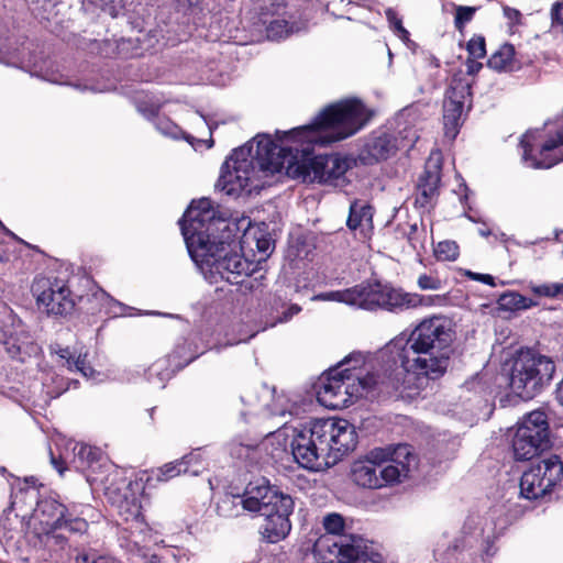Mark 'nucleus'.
Here are the masks:
<instances>
[{
    "label": "nucleus",
    "instance_id": "obj_43",
    "mask_svg": "<svg viewBox=\"0 0 563 563\" xmlns=\"http://www.w3.org/2000/svg\"><path fill=\"white\" fill-rule=\"evenodd\" d=\"M250 405V410L247 412H242V416L245 417L247 413L252 416H262L265 418H271L277 415L276 411H274L268 404H263L261 406H254L253 404Z\"/></svg>",
    "mask_w": 563,
    "mask_h": 563
},
{
    "label": "nucleus",
    "instance_id": "obj_2",
    "mask_svg": "<svg viewBox=\"0 0 563 563\" xmlns=\"http://www.w3.org/2000/svg\"><path fill=\"white\" fill-rule=\"evenodd\" d=\"M368 120L365 106L357 99H347L325 107L310 124L287 132L277 130L287 174L302 181L343 185L351 159L338 154L313 156V146L345 140L363 129Z\"/></svg>",
    "mask_w": 563,
    "mask_h": 563
},
{
    "label": "nucleus",
    "instance_id": "obj_25",
    "mask_svg": "<svg viewBox=\"0 0 563 563\" xmlns=\"http://www.w3.org/2000/svg\"><path fill=\"white\" fill-rule=\"evenodd\" d=\"M501 309L516 311L525 310L537 306V302L531 298L525 297L518 292H506L498 299Z\"/></svg>",
    "mask_w": 563,
    "mask_h": 563
},
{
    "label": "nucleus",
    "instance_id": "obj_12",
    "mask_svg": "<svg viewBox=\"0 0 563 563\" xmlns=\"http://www.w3.org/2000/svg\"><path fill=\"white\" fill-rule=\"evenodd\" d=\"M199 449L183 456L180 460L166 463L162 467L152 471H145L139 475L134 481H130L126 489L131 492V500L128 494H124V501L131 505L130 512L132 516L137 517L141 510L140 497L146 487H154L156 483L167 482L181 473L197 476L202 471V465L199 461Z\"/></svg>",
    "mask_w": 563,
    "mask_h": 563
},
{
    "label": "nucleus",
    "instance_id": "obj_48",
    "mask_svg": "<svg viewBox=\"0 0 563 563\" xmlns=\"http://www.w3.org/2000/svg\"><path fill=\"white\" fill-rule=\"evenodd\" d=\"M57 354L60 358L66 361L67 368L69 371H73V362L76 360L73 357L68 347L59 349L57 351Z\"/></svg>",
    "mask_w": 563,
    "mask_h": 563
},
{
    "label": "nucleus",
    "instance_id": "obj_52",
    "mask_svg": "<svg viewBox=\"0 0 563 563\" xmlns=\"http://www.w3.org/2000/svg\"><path fill=\"white\" fill-rule=\"evenodd\" d=\"M96 299H100L101 301H111L112 299L103 291H99L93 295Z\"/></svg>",
    "mask_w": 563,
    "mask_h": 563
},
{
    "label": "nucleus",
    "instance_id": "obj_31",
    "mask_svg": "<svg viewBox=\"0 0 563 563\" xmlns=\"http://www.w3.org/2000/svg\"><path fill=\"white\" fill-rule=\"evenodd\" d=\"M408 228L409 230L405 232V235L409 245L415 251L423 250L427 238L426 228L422 224L419 227L417 222L409 224Z\"/></svg>",
    "mask_w": 563,
    "mask_h": 563
},
{
    "label": "nucleus",
    "instance_id": "obj_6",
    "mask_svg": "<svg viewBox=\"0 0 563 563\" xmlns=\"http://www.w3.org/2000/svg\"><path fill=\"white\" fill-rule=\"evenodd\" d=\"M189 255L211 284L224 280L244 288V292H254L264 286L265 276L258 267L260 262L244 257L231 231L205 243L201 254Z\"/></svg>",
    "mask_w": 563,
    "mask_h": 563
},
{
    "label": "nucleus",
    "instance_id": "obj_17",
    "mask_svg": "<svg viewBox=\"0 0 563 563\" xmlns=\"http://www.w3.org/2000/svg\"><path fill=\"white\" fill-rule=\"evenodd\" d=\"M68 446L71 450V457L66 454L60 461L56 460L53 453H51V462L60 475L65 472L66 467L63 465L69 463L78 472H87L95 470L96 466L100 465L102 460V451L82 442H69Z\"/></svg>",
    "mask_w": 563,
    "mask_h": 563
},
{
    "label": "nucleus",
    "instance_id": "obj_42",
    "mask_svg": "<svg viewBox=\"0 0 563 563\" xmlns=\"http://www.w3.org/2000/svg\"><path fill=\"white\" fill-rule=\"evenodd\" d=\"M503 12H504V16L509 22V27L511 31L515 26L522 24V14L519 10L508 7V5H505L503 8Z\"/></svg>",
    "mask_w": 563,
    "mask_h": 563
},
{
    "label": "nucleus",
    "instance_id": "obj_46",
    "mask_svg": "<svg viewBox=\"0 0 563 563\" xmlns=\"http://www.w3.org/2000/svg\"><path fill=\"white\" fill-rule=\"evenodd\" d=\"M106 559L107 558H103V556L95 558L86 552H81L76 555L75 561H76V563H101Z\"/></svg>",
    "mask_w": 563,
    "mask_h": 563
},
{
    "label": "nucleus",
    "instance_id": "obj_39",
    "mask_svg": "<svg viewBox=\"0 0 563 563\" xmlns=\"http://www.w3.org/2000/svg\"><path fill=\"white\" fill-rule=\"evenodd\" d=\"M79 372L84 377L90 378L95 375V369L87 362V354H79L73 362V371Z\"/></svg>",
    "mask_w": 563,
    "mask_h": 563
},
{
    "label": "nucleus",
    "instance_id": "obj_29",
    "mask_svg": "<svg viewBox=\"0 0 563 563\" xmlns=\"http://www.w3.org/2000/svg\"><path fill=\"white\" fill-rule=\"evenodd\" d=\"M89 523L86 519L81 517L74 516L67 510L65 518L62 519L59 523H57L56 529H65L74 534H84L87 532Z\"/></svg>",
    "mask_w": 563,
    "mask_h": 563
},
{
    "label": "nucleus",
    "instance_id": "obj_40",
    "mask_svg": "<svg viewBox=\"0 0 563 563\" xmlns=\"http://www.w3.org/2000/svg\"><path fill=\"white\" fill-rule=\"evenodd\" d=\"M417 284L422 290H439L442 287V283L438 277H433L431 275H420L418 277Z\"/></svg>",
    "mask_w": 563,
    "mask_h": 563
},
{
    "label": "nucleus",
    "instance_id": "obj_13",
    "mask_svg": "<svg viewBox=\"0 0 563 563\" xmlns=\"http://www.w3.org/2000/svg\"><path fill=\"white\" fill-rule=\"evenodd\" d=\"M563 481V462L559 455L540 460L523 472L520 478V495L529 500L549 494Z\"/></svg>",
    "mask_w": 563,
    "mask_h": 563
},
{
    "label": "nucleus",
    "instance_id": "obj_19",
    "mask_svg": "<svg viewBox=\"0 0 563 563\" xmlns=\"http://www.w3.org/2000/svg\"><path fill=\"white\" fill-rule=\"evenodd\" d=\"M0 341L9 356L21 363L27 358L36 356L41 347L36 344L27 331L22 328L2 329L0 332Z\"/></svg>",
    "mask_w": 563,
    "mask_h": 563
},
{
    "label": "nucleus",
    "instance_id": "obj_57",
    "mask_svg": "<svg viewBox=\"0 0 563 563\" xmlns=\"http://www.w3.org/2000/svg\"><path fill=\"white\" fill-rule=\"evenodd\" d=\"M0 474H2V475L8 474L7 468H5V467H3V466H0Z\"/></svg>",
    "mask_w": 563,
    "mask_h": 563
},
{
    "label": "nucleus",
    "instance_id": "obj_38",
    "mask_svg": "<svg viewBox=\"0 0 563 563\" xmlns=\"http://www.w3.org/2000/svg\"><path fill=\"white\" fill-rule=\"evenodd\" d=\"M467 52L472 58H483L486 55L485 38L481 35L472 37L467 43Z\"/></svg>",
    "mask_w": 563,
    "mask_h": 563
},
{
    "label": "nucleus",
    "instance_id": "obj_8",
    "mask_svg": "<svg viewBox=\"0 0 563 563\" xmlns=\"http://www.w3.org/2000/svg\"><path fill=\"white\" fill-rule=\"evenodd\" d=\"M325 534L314 544L321 563H384L378 553L363 538L346 533L344 518L332 512L323 518Z\"/></svg>",
    "mask_w": 563,
    "mask_h": 563
},
{
    "label": "nucleus",
    "instance_id": "obj_56",
    "mask_svg": "<svg viewBox=\"0 0 563 563\" xmlns=\"http://www.w3.org/2000/svg\"><path fill=\"white\" fill-rule=\"evenodd\" d=\"M101 563H120V562H118V561H115V560H112V559H108V558H107V559H106L103 562H101Z\"/></svg>",
    "mask_w": 563,
    "mask_h": 563
},
{
    "label": "nucleus",
    "instance_id": "obj_30",
    "mask_svg": "<svg viewBox=\"0 0 563 563\" xmlns=\"http://www.w3.org/2000/svg\"><path fill=\"white\" fill-rule=\"evenodd\" d=\"M530 291L539 297L559 298L563 299V284L562 283H544V284H530Z\"/></svg>",
    "mask_w": 563,
    "mask_h": 563
},
{
    "label": "nucleus",
    "instance_id": "obj_41",
    "mask_svg": "<svg viewBox=\"0 0 563 563\" xmlns=\"http://www.w3.org/2000/svg\"><path fill=\"white\" fill-rule=\"evenodd\" d=\"M551 21L554 29L563 32V0L555 2L551 8Z\"/></svg>",
    "mask_w": 563,
    "mask_h": 563
},
{
    "label": "nucleus",
    "instance_id": "obj_5",
    "mask_svg": "<svg viewBox=\"0 0 563 563\" xmlns=\"http://www.w3.org/2000/svg\"><path fill=\"white\" fill-rule=\"evenodd\" d=\"M291 454L303 468L318 471L322 464L336 462L357 444L355 427L345 419H318L294 428Z\"/></svg>",
    "mask_w": 563,
    "mask_h": 563
},
{
    "label": "nucleus",
    "instance_id": "obj_23",
    "mask_svg": "<svg viewBox=\"0 0 563 563\" xmlns=\"http://www.w3.org/2000/svg\"><path fill=\"white\" fill-rule=\"evenodd\" d=\"M67 507L54 498H42L37 501L34 515L40 521L56 529L57 523L65 518Z\"/></svg>",
    "mask_w": 563,
    "mask_h": 563
},
{
    "label": "nucleus",
    "instance_id": "obj_33",
    "mask_svg": "<svg viewBox=\"0 0 563 563\" xmlns=\"http://www.w3.org/2000/svg\"><path fill=\"white\" fill-rule=\"evenodd\" d=\"M386 19L389 23L390 29L395 32V34L406 44L410 42V34L409 32L404 27L402 21L399 18L398 13L393 9H387L385 11Z\"/></svg>",
    "mask_w": 563,
    "mask_h": 563
},
{
    "label": "nucleus",
    "instance_id": "obj_26",
    "mask_svg": "<svg viewBox=\"0 0 563 563\" xmlns=\"http://www.w3.org/2000/svg\"><path fill=\"white\" fill-rule=\"evenodd\" d=\"M515 47L511 44L501 45L489 58L487 65L495 70H504L512 63Z\"/></svg>",
    "mask_w": 563,
    "mask_h": 563
},
{
    "label": "nucleus",
    "instance_id": "obj_28",
    "mask_svg": "<svg viewBox=\"0 0 563 563\" xmlns=\"http://www.w3.org/2000/svg\"><path fill=\"white\" fill-rule=\"evenodd\" d=\"M297 31L298 29H295L294 24H290L288 21L284 19L273 20L268 23L266 27L267 37L272 41L285 38Z\"/></svg>",
    "mask_w": 563,
    "mask_h": 563
},
{
    "label": "nucleus",
    "instance_id": "obj_16",
    "mask_svg": "<svg viewBox=\"0 0 563 563\" xmlns=\"http://www.w3.org/2000/svg\"><path fill=\"white\" fill-rule=\"evenodd\" d=\"M442 155L440 151H432L426 162L424 169L418 177L415 194V207L430 209L439 196L441 181Z\"/></svg>",
    "mask_w": 563,
    "mask_h": 563
},
{
    "label": "nucleus",
    "instance_id": "obj_61",
    "mask_svg": "<svg viewBox=\"0 0 563 563\" xmlns=\"http://www.w3.org/2000/svg\"><path fill=\"white\" fill-rule=\"evenodd\" d=\"M432 59L435 62V67H439L437 58L432 57Z\"/></svg>",
    "mask_w": 563,
    "mask_h": 563
},
{
    "label": "nucleus",
    "instance_id": "obj_49",
    "mask_svg": "<svg viewBox=\"0 0 563 563\" xmlns=\"http://www.w3.org/2000/svg\"><path fill=\"white\" fill-rule=\"evenodd\" d=\"M60 380V386H58L56 391L47 390L46 394L49 397V399L57 398L63 393H65L69 388V384L64 383V378H58Z\"/></svg>",
    "mask_w": 563,
    "mask_h": 563
},
{
    "label": "nucleus",
    "instance_id": "obj_20",
    "mask_svg": "<svg viewBox=\"0 0 563 563\" xmlns=\"http://www.w3.org/2000/svg\"><path fill=\"white\" fill-rule=\"evenodd\" d=\"M398 150L397 139L387 132H374L366 141L363 154L369 163L385 161Z\"/></svg>",
    "mask_w": 563,
    "mask_h": 563
},
{
    "label": "nucleus",
    "instance_id": "obj_62",
    "mask_svg": "<svg viewBox=\"0 0 563 563\" xmlns=\"http://www.w3.org/2000/svg\"><path fill=\"white\" fill-rule=\"evenodd\" d=\"M58 378H60V377H59V376H56V379L60 383V380H59ZM52 380H54V382H55V377H52Z\"/></svg>",
    "mask_w": 563,
    "mask_h": 563
},
{
    "label": "nucleus",
    "instance_id": "obj_54",
    "mask_svg": "<svg viewBox=\"0 0 563 563\" xmlns=\"http://www.w3.org/2000/svg\"><path fill=\"white\" fill-rule=\"evenodd\" d=\"M485 554L488 555V556H492L495 554V550L493 549V545L489 544L486 550H485Z\"/></svg>",
    "mask_w": 563,
    "mask_h": 563
},
{
    "label": "nucleus",
    "instance_id": "obj_37",
    "mask_svg": "<svg viewBox=\"0 0 563 563\" xmlns=\"http://www.w3.org/2000/svg\"><path fill=\"white\" fill-rule=\"evenodd\" d=\"M327 394V396H336L334 384H332V375H331V368L327 374H324L320 383L318 385L317 389V399L318 401L323 406V396Z\"/></svg>",
    "mask_w": 563,
    "mask_h": 563
},
{
    "label": "nucleus",
    "instance_id": "obj_53",
    "mask_svg": "<svg viewBox=\"0 0 563 563\" xmlns=\"http://www.w3.org/2000/svg\"><path fill=\"white\" fill-rule=\"evenodd\" d=\"M478 233H479L482 236H484V238H487V236H489V235L492 234L490 230H489V229H487V228H481V229L478 230Z\"/></svg>",
    "mask_w": 563,
    "mask_h": 563
},
{
    "label": "nucleus",
    "instance_id": "obj_15",
    "mask_svg": "<svg viewBox=\"0 0 563 563\" xmlns=\"http://www.w3.org/2000/svg\"><path fill=\"white\" fill-rule=\"evenodd\" d=\"M543 131L539 129L529 130L521 136L522 161L529 167L550 168L563 159L551 157L549 154L563 145V124L543 143H541Z\"/></svg>",
    "mask_w": 563,
    "mask_h": 563
},
{
    "label": "nucleus",
    "instance_id": "obj_45",
    "mask_svg": "<svg viewBox=\"0 0 563 563\" xmlns=\"http://www.w3.org/2000/svg\"><path fill=\"white\" fill-rule=\"evenodd\" d=\"M467 276L473 279V280H476V282H481L483 284H486V285H489V286H495V278L489 275V274H481V273H473V272H468L467 273Z\"/></svg>",
    "mask_w": 563,
    "mask_h": 563
},
{
    "label": "nucleus",
    "instance_id": "obj_22",
    "mask_svg": "<svg viewBox=\"0 0 563 563\" xmlns=\"http://www.w3.org/2000/svg\"><path fill=\"white\" fill-rule=\"evenodd\" d=\"M548 448L549 445L544 444L543 442H537L534 437L528 434L527 431H522L517 428L512 438V451L517 461L531 460Z\"/></svg>",
    "mask_w": 563,
    "mask_h": 563
},
{
    "label": "nucleus",
    "instance_id": "obj_51",
    "mask_svg": "<svg viewBox=\"0 0 563 563\" xmlns=\"http://www.w3.org/2000/svg\"><path fill=\"white\" fill-rule=\"evenodd\" d=\"M555 398L563 406V377L555 390Z\"/></svg>",
    "mask_w": 563,
    "mask_h": 563
},
{
    "label": "nucleus",
    "instance_id": "obj_1",
    "mask_svg": "<svg viewBox=\"0 0 563 563\" xmlns=\"http://www.w3.org/2000/svg\"><path fill=\"white\" fill-rule=\"evenodd\" d=\"M455 338L452 321L442 316L423 319L409 334L401 333L380 351L383 377L361 366L363 356L351 354L331 368L336 396H323V407L343 409L364 393L379 388L411 390L423 379H438L446 372Z\"/></svg>",
    "mask_w": 563,
    "mask_h": 563
},
{
    "label": "nucleus",
    "instance_id": "obj_34",
    "mask_svg": "<svg viewBox=\"0 0 563 563\" xmlns=\"http://www.w3.org/2000/svg\"><path fill=\"white\" fill-rule=\"evenodd\" d=\"M60 529L49 527L44 537L45 545L54 551L64 550L68 545V539L60 532Z\"/></svg>",
    "mask_w": 563,
    "mask_h": 563
},
{
    "label": "nucleus",
    "instance_id": "obj_24",
    "mask_svg": "<svg viewBox=\"0 0 563 563\" xmlns=\"http://www.w3.org/2000/svg\"><path fill=\"white\" fill-rule=\"evenodd\" d=\"M373 214L374 210L372 206L360 201H353L350 206L346 224L351 230H356L358 228H372Z\"/></svg>",
    "mask_w": 563,
    "mask_h": 563
},
{
    "label": "nucleus",
    "instance_id": "obj_58",
    "mask_svg": "<svg viewBox=\"0 0 563 563\" xmlns=\"http://www.w3.org/2000/svg\"><path fill=\"white\" fill-rule=\"evenodd\" d=\"M45 2H46L47 4H53V5H55V4L57 3V0H45Z\"/></svg>",
    "mask_w": 563,
    "mask_h": 563
},
{
    "label": "nucleus",
    "instance_id": "obj_9",
    "mask_svg": "<svg viewBox=\"0 0 563 563\" xmlns=\"http://www.w3.org/2000/svg\"><path fill=\"white\" fill-rule=\"evenodd\" d=\"M508 386L514 395L530 400L548 388L555 373V363L532 349H519L503 365Z\"/></svg>",
    "mask_w": 563,
    "mask_h": 563
},
{
    "label": "nucleus",
    "instance_id": "obj_3",
    "mask_svg": "<svg viewBox=\"0 0 563 563\" xmlns=\"http://www.w3.org/2000/svg\"><path fill=\"white\" fill-rule=\"evenodd\" d=\"M284 159L279 145L269 135L258 134L225 159L216 188L235 198L260 194L264 187L260 174L280 173L285 167Z\"/></svg>",
    "mask_w": 563,
    "mask_h": 563
},
{
    "label": "nucleus",
    "instance_id": "obj_18",
    "mask_svg": "<svg viewBox=\"0 0 563 563\" xmlns=\"http://www.w3.org/2000/svg\"><path fill=\"white\" fill-rule=\"evenodd\" d=\"M465 95H471V86L468 84L453 87L443 102L444 134L451 141L457 136L462 125Z\"/></svg>",
    "mask_w": 563,
    "mask_h": 563
},
{
    "label": "nucleus",
    "instance_id": "obj_11",
    "mask_svg": "<svg viewBox=\"0 0 563 563\" xmlns=\"http://www.w3.org/2000/svg\"><path fill=\"white\" fill-rule=\"evenodd\" d=\"M179 225L188 253L194 254H201L205 243L220 236L217 233L222 235L231 231L224 219L216 217L212 202L208 198L192 201L179 220Z\"/></svg>",
    "mask_w": 563,
    "mask_h": 563
},
{
    "label": "nucleus",
    "instance_id": "obj_44",
    "mask_svg": "<svg viewBox=\"0 0 563 563\" xmlns=\"http://www.w3.org/2000/svg\"><path fill=\"white\" fill-rule=\"evenodd\" d=\"M300 310L301 308L298 305L292 303L283 311L282 316L277 317L276 321L279 323L288 322L295 314L299 313Z\"/></svg>",
    "mask_w": 563,
    "mask_h": 563
},
{
    "label": "nucleus",
    "instance_id": "obj_4",
    "mask_svg": "<svg viewBox=\"0 0 563 563\" xmlns=\"http://www.w3.org/2000/svg\"><path fill=\"white\" fill-rule=\"evenodd\" d=\"M295 507L290 495L268 485L250 484L242 495L227 494L217 503V514L224 518H234L244 511L264 517L260 526L262 540L277 543L291 530L289 516Z\"/></svg>",
    "mask_w": 563,
    "mask_h": 563
},
{
    "label": "nucleus",
    "instance_id": "obj_36",
    "mask_svg": "<svg viewBox=\"0 0 563 563\" xmlns=\"http://www.w3.org/2000/svg\"><path fill=\"white\" fill-rule=\"evenodd\" d=\"M155 126L163 135L179 139L183 131L178 125L172 122L169 119L157 117L155 120Z\"/></svg>",
    "mask_w": 563,
    "mask_h": 563
},
{
    "label": "nucleus",
    "instance_id": "obj_21",
    "mask_svg": "<svg viewBox=\"0 0 563 563\" xmlns=\"http://www.w3.org/2000/svg\"><path fill=\"white\" fill-rule=\"evenodd\" d=\"M517 428L533 435L537 442L541 441L550 445V422L544 410L537 409L525 415Z\"/></svg>",
    "mask_w": 563,
    "mask_h": 563
},
{
    "label": "nucleus",
    "instance_id": "obj_60",
    "mask_svg": "<svg viewBox=\"0 0 563 563\" xmlns=\"http://www.w3.org/2000/svg\"><path fill=\"white\" fill-rule=\"evenodd\" d=\"M467 218L473 221V222H477V220L475 219V217H472V216H467Z\"/></svg>",
    "mask_w": 563,
    "mask_h": 563
},
{
    "label": "nucleus",
    "instance_id": "obj_27",
    "mask_svg": "<svg viewBox=\"0 0 563 563\" xmlns=\"http://www.w3.org/2000/svg\"><path fill=\"white\" fill-rule=\"evenodd\" d=\"M173 376V371L168 368L167 362L159 360L152 364L146 373L147 380L157 385L159 388L165 387V383Z\"/></svg>",
    "mask_w": 563,
    "mask_h": 563
},
{
    "label": "nucleus",
    "instance_id": "obj_7",
    "mask_svg": "<svg viewBox=\"0 0 563 563\" xmlns=\"http://www.w3.org/2000/svg\"><path fill=\"white\" fill-rule=\"evenodd\" d=\"M416 464L411 446L375 448L351 465V478L357 486L379 489L400 483Z\"/></svg>",
    "mask_w": 563,
    "mask_h": 563
},
{
    "label": "nucleus",
    "instance_id": "obj_10",
    "mask_svg": "<svg viewBox=\"0 0 563 563\" xmlns=\"http://www.w3.org/2000/svg\"><path fill=\"white\" fill-rule=\"evenodd\" d=\"M327 298L364 310L378 308L390 312H402L421 306H430L431 297L406 292L380 283H362L344 290L331 291Z\"/></svg>",
    "mask_w": 563,
    "mask_h": 563
},
{
    "label": "nucleus",
    "instance_id": "obj_50",
    "mask_svg": "<svg viewBox=\"0 0 563 563\" xmlns=\"http://www.w3.org/2000/svg\"><path fill=\"white\" fill-rule=\"evenodd\" d=\"M256 246L260 252L267 253L271 249V241L268 239H258Z\"/></svg>",
    "mask_w": 563,
    "mask_h": 563
},
{
    "label": "nucleus",
    "instance_id": "obj_47",
    "mask_svg": "<svg viewBox=\"0 0 563 563\" xmlns=\"http://www.w3.org/2000/svg\"><path fill=\"white\" fill-rule=\"evenodd\" d=\"M476 59L477 58H472V57L467 58L465 65H466V73L468 75H475L482 69L483 64L477 62Z\"/></svg>",
    "mask_w": 563,
    "mask_h": 563
},
{
    "label": "nucleus",
    "instance_id": "obj_32",
    "mask_svg": "<svg viewBox=\"0 0 563 563\" xmlns=\"http://www.w3.org/2000/svg\"><path fill=\"white\" fill-rule=\"evenodd\" d=\"M435 257L439 261L453 262L459 257V245L454 241H442L439 242L434 249Z\"/></svg>",
    "mask_w": 563,
    "mask_h": 563
},
{
    "label": "nucleus",
    "instance_id": "obj_55",
    "mask_svg": "<svg viewBox=\"0 0 563 563\" xmlns=\"http://www.w3.org/2000/svg\"><path fill=\"white\" fill-rule=\"evenodd\" d=\"M150 563H159V558L157 555H152L150 559Z\"/></svg>",
    "mask_w": 563,
    "mask_h": 563
},
{
    "label": "nucleus",
    "instance_id": "obj_35",
    "mask_svg": "<svg viewBox=\"0 0 563 563\" xmlns=\"http://www.w3.org/2000/svg\"><path fill=\"white\" fill-rule=\"evenodd\" d=\"M477 8L459 5L455 9L454 25L455 29L462 31L464 26L472 21Z\"/></svg>",
    "mask_w": 563,
    "mask_h": 563
},
{
    "label": "nucleus",
    "instance_id": "obj_59",
    "mask_svg": "<svg viewBox=\"0 0 563 563\" xmlns=\"http://www.w3.org/2000/svg\"><path fill=\"white\" fill-rule=\"evenodd\" d=\"M154 411H155V407L148 409V413H150L151 419H153Z\"/></svg>",
    "mask_w": 563,
    "mask_h": 563
},
{
    "label": "nucleus",
    "instance_id": "obj_14",
    "mask_svg": "<svg viewBox=\"0 0 563 563\" xmlns=\"http://www.w3.org/2000/svg\"><path fill=\"white\" fill-rule=\"evenodd\" d=\"M31 291L36 298L38 308L48 316L66 317L75 308L71 291L63 279L37 276L33 280Z\"/></svg>",
    "mask_w": 563,
    "mask_h": 563
}]
</instances>
